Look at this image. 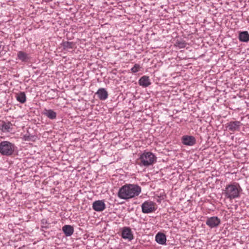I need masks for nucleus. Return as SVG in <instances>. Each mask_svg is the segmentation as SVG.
I'll use <instances>...</instances> for the list:
<instances>
[{
	"label": "nucleus",
	"instance_id": "17",
	"mask_svg": "<svg viewBox=\"0 0 249 249\" xmlns=\"http://www.w3.org/2000/svg\"><path fill=\"white\" fill-rule=\"evenodd\" d=\"M44 115L50 119L53 120L56 118V113L52 109H46Z\"/></svg>",
	"mask_w": 249,
	"mask_h": 249
},
{
	"label": "nucleus",
	"instance_id": "1",
	"mask_svg": "<svg viewBox=\"0 0 249 249\" xmlns=\"http://www.w3.org/2000/svg\"><path fill=\"white\" fill-rule=\"evenodd\" d=\"M141 188L137 184H125L121 187L118 192V196L123 199H128L139 195Z\"/></svg>",
	"mask_w": 249,
	"mask_h": 249
},
{
	"label": "nucleus",
	"instance_id": "2",
	"mask_svg": "<svg viewBox=\"0 0 249 249\" xmlns=\"http://www.w3.org/2000/svg\"><path fill=\"white\" fill-rule=\"evenodd\" d=\"M241 190L239 184L234 183L226 186L224 194L226 198L231 200L239 197Z\"/></svg>",
	"mask_w": 249,
	"mask_h": 249
},
{
	"label": "nucleus",
	"instance_id": "3",
	"mask_svg": "<svg viewBox=\"0 0 249 249\" xmlns=\"http://www.w3.org/2000/svg\"><path fill=\"white\" fill-rule=\"evenodd\" d=\"M157 158L153 153L145 152L140 156L139 158L140 163L139 164L140 166L148 167L155 162Z\"/></svg>",
	"mask_w": 249,
	"mask_h": 249
},
{
	"label": "nucleus",
	"instance_id": "4",
	"mask_svg": "<svg viewBox=\"0 0 249 249\" xmlns=\"http://www.w3.org/2000/svg\"><path fill=\"white\" fill-rule=\"evenodd\" d=\"M14 151V146L7 141L0 143V153L3 155H10Z\"/></svg>",
	"mask_w": 249,
	"mask_h": 249
},
{
	"label": "nucleus",
	"instance_id": "7",
	"mask_svg": "<svg viewBox=\"0 0 249 249\" xmlns=\"http://www.w3.org/2000/svg\"><path fill=\"white\" fill-rule=\"evenodd\" d=\"M181 140L182 143L186 145L193 146L196 143V140L193 136H183Z\"/></svg>",
	"mask_w": 249,
	"mask_h": 249
},
{
	"label": "nucleus",
	"instance_id": "9",
	"mask_svg": "<svg viewBox=\"0 0 249 249\" xmlns=\"http://www.w3.org/2000/svg\"><path fill=\"white\" fill-rule=\"evenodd\" d=\"M93 209L96 212H102L106 208V205L103 200H96L92 204Z\"/></svg>",
	"mask_w": 249,
	"mask_h": 249
},
{
	"label": "nucleus",
	"instance_id": "19",
	"mask_svg": "<svg viewBox=\"0 0 249 249\" xmlns=\"http://www.w3.org/2000/svg\"><path fill=\"white\" fill-rule=\"evenodd\" d=\"M11 126L12 124L9 122L5 123L4 122H2L0 124V128L3 131H10Z\"/></svg>",
	"mask_w": 249,
	"mask_h": 249
},
{
	"label": "nucleus",
	"instance_id": "8",
	"mask_svg": "<svg viewBox=\"0 0 249 249\" xmlns=\"http://www.w3.org/2000/svg\"><path fill=\"white\" fill-rule=\"evenodd\" d=\"M122 237L124 239L131 241L133 239V235L129 227H124L122 232Z\"/></svg>",
	"mask_w": 249,
	"mask_h": 249
},
{
	"label": "nucleus",
	"instance_id": "20",
	"mask_svg": "<svg viewBox=\"0 0 249 249\" xmlns=\"http://www.w3.org/2000/svg\"><path fill=\"white\" fill-rule=\"evenodd\" d=\"M61 45L64 50H68L72 49L74 46V43L72 42L65 41L63 42Z\"/></svg>",
	"mask_w": 249,
	"mask_h": 249
},
{
	"label": "nucleus",
	"instance_id": "23",
	"mask_svg": "<svg viewBox=\"0 0 249 249\" xmlns=\"http://www.w3.org/2000/svg\"><path fill=\"white\" fill-rule=\"evenodd\" d=\"M186 43L184 41H177L176 42V46L179 48H184L185 47Z\"/></svg>",
	"mask_w": 249,
	"mask_h": 249
},
{
	"label": "nucleus",
	"instance_id": "14",
	"mask_svg": "<svg viewBox=\"0 0 249 249\" xmlns=\"http://www.w3.org/2000/svg\"><path fill=\"white\" fill-rule=\"evenodd\" d=\"M156 242L161 245H164L166 243V235L162 233L159 232L156 235Z\"/></svg>",
	"mask_w": 249,
	"mask_h": 249
},
{
	"label": "nucleus",
	"instance_id": "11",
	"mask_svg": "<svg viewBox=\"0 0 249 249\" xmlns=\"http://www.w3.org/2000/svg\"><path fill=\"white\" fill-rule=\"evenodd\" d=\"M139 84L143 88L150 86L151 84L148 76L144 75L140 78L139 80Z\"/></svg>",
	"mask_w": 249,
	"mask_h": 249
},
{
	"label": "nucleus",
	"instance_id": "15",
	"mask_svg": "<svg viewBox=\"0 0 249 249\" xmlns=\"http://www.w3.org/2000/svg\"><path fill=\"white\" fill-rule=\"evenodd\" d=\"M239 40L241 42L249 41V34L247 31L240 32L238 36Z\"/></svg>",
	"mask_w": 249,
	"mask_h": 249
},
{
	"label": "nucleus",
	"instance_id": "13",
	"mask_svg": "<svg viewBox=\"0 0 249 249\" xmlns=\"http://www.w3.org/2000/svg\"><path fill=\"white\" fill-rule=\"evenodd\" d=\"M62 231L66 236H70L73 234L74 229L72 226L66 225L62 227Z\"/></svg>",
	"mask_w": 249,
	"mask_h": 249
},
{
	"label": "nucleus",
	"instance_id": "21",
	"mask_svg": "<svg viewBox=\"0 0 249 249\" xmlns=\"http://www.w3.org/2000/svg\"><path fill=\"white\" fill-rule=\"evenodd\" d=\"M26 134L23 135V137H21L22 139L26 141H33V139L34 138V136L31 135L29 134L28 130Z\"/></svg>",
	"mask_w": 249,
	"mask_h": 249
},
{
	"label": "nucleus",
	"instance_id": "22",
	"mask_svg": "<svg viewBox=\"0 0 249 249\" xmlns=\"http://www.w3.org/2000/svg\"><path fill=\"white\" fill-rule=\"evenodd\" d=\"M142 67L139 64H135L133 67H132L131 69V71L133 73H136L138 72Z\"/></svg>",
	"mask_w": 249,
	"mask_h": 249
},
{
	"label": "nucleus",
	"instance_id": "10",
	"mask_svg": "<svg viewBox=\"0 0 249 249\" xmlns=\"http://www.w3.org/2000/svg\"><path fill=\"white\" fill-rule=\"evenodd\" d=\"M242 124L239 121L230 122L227 124V128L231 131H239Z\"/></svg>",
	"mask_w": 249,
	"mask_h": 249
},
{
	"label": "nucleus",
	"instance_id": "5",
	"mask_svg": "<svg viewBox=\"0 0 249 249\" xmlns=\"http://www.w3.org/2000/svg\"><path fill=\"white\" fill-rule=\"evenodd\" d=\"M221 223V220L217 216H212L207 218L206 224L211 228H214L218 227Z\"/></svg>",
	"mask_w": 249,
	"mask_h": 249
},
{
	"label": "nucleus",
	"instance_id": "6",
	"mask_svg": "<svg viewBox=\"0 0 249 249\" xmlns=\"http://www.w3.org/2000/svg\"><path fill=\"white\" fill-rule=\"evenodd\" d=\"M142 209L143 213H148L153 212L155 210L154 203L151 201H146L142 205Z\"/></svg>",
	"mask_w": 249,
	"mask_h": 249
},
{
	"label": "nucleus",
	"instance_id": "18",
	"mask_svg": "<svg viewBox=\"0 0 249 249\" xmlns=\"http://www.w3.org/2000/svg\"><path fill=\"white\" fill-rule=\"evenodd\" d=\"M17 100L20 103L23 104L26 101V96L24 92H20L17 94Z\"/></svg>",
	"mask_w": 249,
	"mask_h": 249
},
{
	"label": "nucleus",
	"instance_id": "12",
	"mask_svg": "<svg viewBox=\"0 0 249 249\" xmlns=\"http://www.w3.org/2000/svg\"><path fill=\"white\" fill-rule=\"evenodd\" d=\"M96 94L101 100H105L108 97V93L104 88L99 89Z\"/></svg>",
	"mask_w": 249,
	"mask_h": 249
},
{
	"label": "nucleus",
	"instance_id": "24",
	"mask_svg": "<svg viewBox=\"0 0 249 249\" xmlns=\"http://www.w3.org/2000/svg\"><path fill=\"white\" fill-rule=\"evenodd\" d=\"M52 0H45L46 1H47V2H49V1H52Z\"/></svg>",
	"mask_w": 249,
	"mask_h": 249
},
{
	"label": "nucleus",
	"instance_id": "16",
	"mask_svg": "<svg viewBox=\"0 0 249 249\" xmlns=\"http://www.w3.org/2000/svg\"><path fill=\"white\" fill-rule=\"evenodd\" d=\"M18 57L19 59L21 60L23 62H28L30 59L28 54L22 51H19L18 53Z\"/></svg>",
	"mask_w": 249,
	"mask_h": 249
}]
</instances>
